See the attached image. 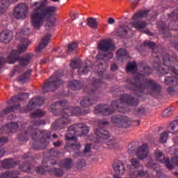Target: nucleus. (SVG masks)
I'll use <instances>...</instances> for the list:
<instances>
[{
  "instance_id": "nucleus-49",
  "label": "nucleus",
  "mask_w": 178,
  "mask_h": 178,
  "mask_svg": "<svg viewBox=\"0 0 178 178\" xmlns=\"http://www.w3.org/2000/svg\"><path fill=\"white\" fill-rule=\"evenodd\" d=\"M131 165H132V167L137 168L140 167V161L137 159H132Z\"/></svg>"
},
{
  "instance_id": "nucleus-44",
  "label": "nucleus",
  "mask_w": 178,
  "mask_h": 178,
  "mask_svg": "<svg viewBox=\"0 0 178 178\" xmlns=\"http://www.w3.org/2000/svg\"><path fill=\"white\" fill-rule=\"evenodd\" d=\"M48 152L50 154V158H57L58 156V152L56 151L54 148L49 149Z\"/></svg>"
},
{
  "instance_id": "nucleus-57",
  "label": "nucleus",
  "mask_w": 178,
  "mask_h": 178,
  "mask_svg": "<svg viewBox=\"0 0 178 178\" xmlns=\"http://www.w3.org/2000/svg\"><path fill=\"white\" fill-rule=\"evenodd\" d=\"M5 153H6L5 149H3V147H0V158H2L5 154Z\"/></svg>"
},
{
  "instance_id": "nucleus-59",
  "label": "nucleus",
  "mask_w": 178,
  "mask_h": 178,
  "mask_svg": "<svg viewBox=\"0 0 178 178\" xmlns=\"http://www.w3.org/2000/svg\"><path fill=\"white\" fill-rule=\"evenodd\" d=\"M145 113V108L143 107H140L138 108V113L139 115L143 114Z\"/></svg>"
},
{
  "instance_id": "nucleus-12",
  "label": "nucleus",
  "mask_w": 178,
  "mask_h": 178,
  "mask_svg": "<svg viewBox=\"0 0 178 178\" xmlns=\"http://www.w3.org/2000/svg\"><path fill=\"white\" fill-rule=\"evenodd\" d=\"M89 133V127L85 124L70 126L65 135L66 140H77V137L86 136Z\"/></svg>"
},
{
  "instance_id": "nucleus-37",
  "label": "nucleus",
  "mask_w": 178,
  "mask_h": 178,
  "mask_svg": "<svg viewBox=\"0 0 178 178\" xmlns=\"http://www.w3.org/2000/svg\"><path fill=\"white\" fill-rule=\"evenodd\" d=\"M60 167H63L64 169H71L72 165V159H65L63 161H61L60 163Z\"/></svg>"
},
{
  "instance_id": "nucleus-54",
  "label": "nucleus",
  "mask_w": 178,
  "mask_h": 178,
  "mask_svg": "<svg viewBox=\"0 0 178 178\" xmlns=\"http://www.w3.org/2000/svg\"><path fill=\"white\" fill-rule=\"evenodd\" d=\"M55 147H59L60 146H62V143L60 140H57L56 142H54L52 143Z\"/></svg>"
},
{
  "instance_id": "nucleus-21",
  "label": "nucleus",
  "mask_w": 178,
  "mask_h": 178,
  "mask_svg": "<svg viewBox=\"0 0 178 178\" xmlns=\"http://www.w3.org/2000/svg\"><path fill=\"white\" fill-rule=\"evenodd\" d=\"M147 155H149V147L147 144L145 143L138 147L136 156L138 159L143 160L145 158H147Z\"/></svg>"
},
{
  "instance_id": "nucleus-22",
  "label": "nucleus",
  "mask_w": 178,
  "mask_h": 178,
  "mask_svg": "<svg viewBox=\"0 0 178 178\" xmlns=\"http://www.w3.org/2000/svg\"><path fill=\"white\" fill-rule=\"evenodd\" d=\"M97 49L102 52L110 51L113 49V43L109 40H102L97 44Z\"/></svg>"
},
{
  "instance_id": "nucleus-20",
  "label": "nucleus",
  "mask_w": 178,
  "mask_h": 178,
  "mask_svg": "<svg viewBox=\"0 0 178 178\" xmlns=\"http://www.w3.org/2000/svg\"><path fill=\"white\" fill-rule=\"evenodd\" d=\"M2 129L3 130V132H1V129H0V134L1 133H4L7 134H15L17 132L18 129V124L17 122H11L9 124H6L2 127Z\"/></svg>"
},
{
  "instance_id": "nucleus-28",
  "label": "nucleus",
  "mask_w": 178,
  "mask_h": 178,
  "mask_svg": "<svg viewBox=\"0 0 178 178\" xmlns=\"http://www.w3.org/2000/svg\"><path fill=\"white\" fill-rule=\"evenodd\" d=\"M32 70H28L26 72L22 74L20 76L18 77L17 81L21 84H24L26 81H29L30 76H31Z\"/></svg>"
},
{
  "instance_id": "nucleus-1",
  "label": "nucleus",
  "mask_w": 178,
  "mask_h": 178,
  "mask_svg": "<svg viewBox=\"0 0 178 178\" xmlns=\"http://www.w3.org/2000/svg\"><path fill=\"white\" fill-rule=\"evenodd\" d=\"M143 45L150 48L152 56L156 58L154 60V69L159 70L162 74H171V76L165 77V84L166 86H172L176 83L177 79H178V70L176 68V66L178 65V56L175 54L172 56L166 54L163 56V65H161V47L156 46L155 42L150 40H145Z\"/></svg>"
},
{
  "instance_id": "nucleus-51",
  "label": "nucleus",
  "mask_w": 178,
  "mask_h": 178,
  "mask_svg": "<svg viewBox=\"0 0 178 178\" xmlns=\"http://www.w3.org/2000/svg\"><path fill=\"white\" fill-rule=\"evenodd\" d=\"M70 147L75 148L76 149H79L81 148V145L78 142H75L74 143L70 145Z\"/></svg>"
},
{
  "instance_id": "nucleus-60",
  "label": "nucleus",
  "mask_w": 178,
  "mask_h": 178,
  "mask_svg": "<svg viewBox=\"0 0 178 178\" xmlns=\"http://www.w3.org/2000/svg\"><path fill=\"white\" fill-rule=\"evenodd\" d=\"M78 17H79V14L78 13H72V20H74V19H77Z\"/></svg>"
},
{
  "instance_id": "nucleus-3",
  "label": "nucleus",
  "mask_w": 178,
  "mask_h": 178,
  "mask_svg": "<svg viewBox=\"0 0 178 178\" xmlns=\"http://www.w3.org/2000/svg\"><path fill=\"white\" fill-rule=\"evenodd\" d=\"M44 120H35L32 122V126L28 128L24 133H21L18 136L19 141H26L29 139L30 136L32 139L35 141L33 143V149L35 150H42L49 144L51 137V133L48 131H38V128L40 125H44Z\"/></svg>"
},
{
  "instance_id": "nucleus-18",
  "label": "nucleus",
  "mask_w": 178,
  "mask_h": 178,
  "mask_svg": "<svg viewBox=\"0 0 178 178\" xmlns=\"http://www.w3.org/2000/svg\"><path fill=\"white\" fill-rule=\"evenodd\" d=\"M154 157L157 161L161 163H165L166 168H168V169L170 170L174 169V166L170 163V159H165L163 153L161 150L156 149V152H154Z\"/></svg>"
},
{
  "instance_id": "nucleus-41",
  "label": "nucleus",
  "mask_w": 178,
  "mask_h": 178,
  "mask_svg": "<svg viewBox=\"0 0 178 178\" xmlns=\"http://www.w3.org/2000/svg\"><path fill=\"white\" fill-rule=\"evenodd\" d=\"M31 116L33 118H40L44 116V112H42V110H36L31 114Z\"/></svg>"
},
{
  "instance_id": "nucleus-31",
  "label": "nucleus",
  "mask_w": 178,
  "mask_h": 178,
  "mask_svg": "<svg viewBox=\"0 0 178 178\" xmlns=\"http://www.w3.org/2000/svg\"><path fill=\"white\" fill-rule=\"evenodd\" d=\"M86 24L89 28L96 30L97 29H98L99 22L97 21V19L95 17H90L87 18Z\"/></svg>"
},
{
  "instance_id": "nucleus-52",
  "label": "nucleus",
  "mask_w": 178,
  "mask_h": 178,
  "mask_svg": "<svg viewBox=\"0 0 178 178\" xmlns=\"http://www.w3.org/2000/svg\"><path fill=\"white\" fill-rule=\"evenodd\" d=\"M168 92L171 95H173L176 93V90L174 89L173 87H169L168 88Z\"/></svg>"
},
{
  "instance_id": "nucleus-56",
  "label": "nucleus",
  "mask_w": 178,
  "mask_h": 178,
  "mask_svg": "<svg viewBox=\"0 0 178 178\" xmlns=\"http://www.w3.org/2000/svg\"><path fill=\"white\" fill-rule=\"evenodd\" d=\"M86 161L82 160V161H79V166L82 168V167H86Z\"/></svg>"
},
{
  "instance_id": "nucleus-15",
  "label": "nucleus",
  "mask_w": 178,
  "mask_h": 178,
  "mask_svg": "<svg viewBox=\"0 0 178 178\" xmlns=\"http://www.w3.org/2000/svg\"><path fill=\"white\" fill-rule=\"evenodd\" d=\"M28 13L29 7H27L25 3H21L15 8L14 13H13V17L18 20L24 19H26Z\"/></svg>"
},
{
  "instance_id": "nucleus-53",
  "label": "nucleus",
  "mask_w": 178,
  "mask_h": 178,
  "mask_svg": "<svg viewBox=\"0 0 178 178\" xmlns=\"http://www.w3.org/2000/svg\"><path fill=\"white\" fill-rule=\"evenodd\" d=\"M172 163L178 166V157H172L171 159Z\"/></svg>"
},
{
  "instance_id": "nucleus-58",
  "label": "nucleus",
  "mask_w": 178,
  "mask_h": 178,
  "mask_svg": "<svg viewBox=\"0 0 178 178\" xmlns=\"http://www.w3.org/2000/svg\"><path fill=\"white\" fill-rule=\"evenodd\" d=\"M115 21L113 17H109L108 18V24H115Z\"/></svg>"
},
{
  "instance_id": "nucleus-23",
  "label": "nucleus",
  "mask_w": 178,
  "mask_h": 178,
  "mask_svg": "<svg viewBox=\"0 0 178 178\" xmlns=\"http://www.w3.org/2000/svg\"><path fill=\"white\" fill-rule=\"evenodd\" d=\"M113 169L117 175H122L125 172V166L122 161H115L113 163Z\"/></svg>"
},
{
  "instance_id": "nucleus-16",
  "label": "nucleus",
  "mask_w": 178,
  "mask_h": 178,
  "mask_svg": "<svg viewBox=\"0 0 178 178\" xmlns=\"http://www.w3.org/2000/svg\"><path fill=\"white\" fill-rule=\"evenodd\" d=\"M111 122L118 127L127 128L129 126V120L124 115H114L111 117Z\"/></svg>"
},
{
  "instance_id": "nucleus-43",
  "label": "nucleus",
  "mask_w": 178,
  "mask_h": 178,
  "mask_svg": "<svg viewBox=\"0 0 178 178\" xmlns=\"http://www.w3.org/2000/svg\"><path fill=\"white\" fill-rule=\"evenodd\" d=\"M44 166H40V167H37V170H36V172L37 174H40V175H44L45 173H47V167L44 168Z\"/></svg>"
},
{
  "instance_id": "nucleus-24",
  "label": "nucleus",
  "mask_w": 178,
  "mask_h": 178,
  "mask_svg": "<svg viewBox=\"0 0 178 178\" xmlns=\"http://www.w3.org/2000/svg\"><path fill=\"white\" fill-rule=\"evenodd\" d=\"M13 39V33L11 31L4 30L0 33V40L8 43Z\"/></svg>"
},
{
  "instance_id": "nucleus-38",
  "label": "nucleus",
  "mask_w": 178,
  "mask_h": 178,
  "mask_svg": "<svg viewBox=\"0 0 178 178\" xmlns=\"http://www.w3.org/2000/svg\"><path fill=\"white\" fill-rule=\"evenodd\" d=\"M138 70V64L133 61L132 63H129L127 65V71L131 73H135Z\"/></svg>"
},
{
  "instance_id": "nucleus-47",
  "label": "nucleus",
  "mask_w": 178,
  "mask_h": 178,
  "mask_svg": "<svg viewBox=\"0 0 178 178\" xmlns=\"http://www.w3.org/2000/svg\"><path fill=\"white\" fill-rule=\"evenodd\" d=\"M168 137V134L167 132H163L160 135V141H161L162 143H165L167 141Z\"/></svg>"
},
{
  "instance_id": "nucleus-32",
  "label": "nucleus",
  "mask_w": 178,
  "mask_h": 178,
  "mask_svg": "<svg viewBox=\"0 0 178 178\" xmlns=\"http://www.w3.org/2000/svg\"><path fill=\"white\" fill-rule=\"evenodd\" d=\"M42 163L43 167L47 168L49 165H57L58 161H57L56 157H50V159H44L42 160Z\"/></svg>"
},
{
  "instance_id": "nucleus-25",
  "label": "nucleus",
  "mask_w": 178,
  "mask_h": 178,
  "mask_svg": "<svg viewBox=\"0 0 178 178\" xmlns=\"http://www.w3.org/2000/svg\"><path fill=\"white\" fill-rule=\"evenodd\" d=\"M29 98V93H19L17 95L13 97L10 100L7 101L8 105H11L15 102H22Z\"/></svg>"
},
{
  "instance_id": "nucleus-10",
  "label": "nucleus",
  "mask_w": 178,
  "mask_h": 178,
  "mask_svg": "<svg viewBox=\"0 0 178 178\" xmlns=\"http://www.w3.org/2000/svg\"><path fill=\"white\" fill-rule=\"evenodd\" d=\"M168 21H172L169 24L162 22L159 24V32L165 38L168 37V33L170 31H178V8L175 9L171 13V14L168 15Z\"/></svg>"
},
{
  "instance_id": "nucleus-64",
  "label": "nucleus",
  "mask_w": 178,
  "mask_h": 178,
  "mask_svg": "<svg viewBox=\"0 0 178 178\" xmlns=\"http://www.w3.org/2000/svg\"><path fill=\"white\" fill-rule=\"evenodd\" d=\"M47 62H48V58H43L42 60V64L47 63Z\"/></svg>"
},
{
  "instance_id": "nucleus-2",
  "label": "nucleus",
  "mask_w": 178,
  "mask_h": 178,
  "mask_svg": "<svg viewBox=\"0 0 178 178\" xmlns=\"http://www.w3.org/2000/svg\"><path fill=\"white\" fill-rule=\"evenodd\" d=\"M151 70L149 65H145L143 70L138 74L134 76V80L131 79H126L125 88L133 91V94L138 96L139 98L143 97L147 93H149L152 97H155L157 94L161 92V86L156 83L153 79H141L142 76H149Z\"/></svg>"
},
{
  "instance_id": "nucleus-55",
  "label": "nucleus",
  "mask_w": 178,
  "mask_h": 178,
  "mask_svg": "<svg viewBox=\"0 0 178 178\" xmlns=\"http://www.w3.org/2000/svg\"><path fill=\"white\" fill-rule=\"evenodd\" d=\"M90 151V145H86V146H85V149H84V153H89Z\"/></svg>"
},
{
  "instance_id": "nucleus-29",
  "label": "nucleus",
  "mask_w": 178,
  "mask_h": 178,
  "mask_svg": "<svg viewBox=\"0 0 178 178\" xmlns=\"http://www.w3.org/2000/svg\"><path fill=\"white\" fill-rule=\"evenodd\" d=\"M115 54H117V59L121 62H123L125 58H129L128 51H127V50L123 48L118 49Z\"/></svg>"
},
{
  "instance_id": "nucleus-30",
  "label": "nucleus",
  "mask_w": 178,
  "mask_h": 178,
  "mask_svg": "<svg viewBox=\"0 0 178 178\" xmlns=\"http://www.w3.org/2000/svg\"><path fill=\"white\" fill-rule=\"evenodd\" d=\"M17 165V162L14 161L13 159H7L2 162V167L4 169H10Z\"/></svg>"
},
{
  "instance_id": "nucleus-19",
  "label": "nucleus",
  "mask_w": 178,
  "mask_h": 178,
  "mask_svg": "<svg viewBox=\"0 0 178 178\" xmlns=\"http://www.w3.org/2000/svg\"><path fill=\"white\" fill-rule=\"evenodd\" d=\"M44 102L45 99L42 97H37L35 98H33L32 100H30L29 103H28V111H32L36 106H41L42 105H44Z\"/></svg>"
},
{
  "instance_id": "nucleus-4",
  "label": "nucleus",
  "mask_w": 178,
  "mask_h": 178,
  "mask_svg": "<svg viewBox=\"0 0 178 178\" xmlns=\"http://www.w3.org/2000/svg\"><path fill=\"white\" fill-rule=\"evenodd\" d=\"M51 111L54 115H61L54 124L56 130H60L71 123V116L81 115V109L79 106L72 107L68 105L67 100H60L53 103Z\"/></svg>"
},
{
  "instance_id": "nucleus-62",
  "label": "nucleus",
  "mask_w": 178,
  "mask_h": 178,
  "mask_svg": "<svg viewBox=\"0 0 178 178\" xmlns=\"http://www.w3.org/2000/svg\"><path fill=\"white\" fill-rule=\"evenodd\" d=\"M3 62H5V58L0 57V67L3 65Z\"/></svg>"
},
{
  "instance_id": "nucleus-34",
  "label": "nucleus",
  "mask_w": 178,
  "mask_h": 178,
  "mask_svg": "<svg viewBox=\"0 0 178 178\" xmlns=\"http://www.w3.org/2000/svg\"><path fill=\"white\" fill-rule=\"evenodd\" d=\"M0 15H3L6 13L12 2L8 0H0Z\"/></svg>"
},
{
  "instance_id": "nucleus-46",
  "label": "nucleus",
  "mask_w": 178,
  "mask_h": 178,
  "mask_svg": "<svg viewBox=\"0 0 178 178\" xmlns=\"http://www.w3.org/2000/svg\"><path fill=\"white\" fill-rule=\"evenodd\" d=\"M0 178H13V172L11 171L3 172L1 175Z\"/></svg>"
},
{
  "instance_id": "nucleus-5",
  "label": "nucleus",
  "mask_w": 178,
  "mask_h": 178,
  "mask_svg": "<svg viewBox=\"0 0 178 178\" xmlns=\"http://www.w3.org/2000/svg\"><path fill=\"white\" fill-rule=\"evenodd\" d=\"M124 104L130 106H137L140 102L137 98L133 97L131 95L123 94L120 96V99L113 100L111 102V106L106 104H100L95 106L94 111L95 114L101 116H109L113 115L114 110L121 113H128V108L125 107Z\"/></svg>"
},
{
  "instance_id": "nucleus-17",
  "label": "nucleus",
  "mask_w": 178,
  "mask_h": 178,
  "mask_svg": "<svg viewBox=\"0 0 178 178\" xmlns=\"http://www.w3.org/2000/svg\"><path fill=\"white\" fill-rule=\"evenodd\" d=\"M22 159L26 160L20 165V168L22 171L27 173H32L33 171V165L31 163L33 161V158L32 156H29L28 154H25L22 156Z\"/></svg>"
},
{
  "instance_id": "nucleus-13",
  "label": "nucleus",
  "mask_w": 178,
  "mask_h": 178,
  "mask_svg": "<svg viewBox=\"0 0 178 178\" xmlns=\"http://www.w3.org/2000/svg\"><path fill=\"white\" fill-rule=\"evenodd\" d=\"M149 12V10H145L136 13L132 17V27L140 32H143L144 29L147 28V23L146 21H143L140 19H143L144 17H147Z\"/></svg>"
},
{
  "instance_id": "nucleus-36",
  "label": "nucleus",
  "mask_w": 178,
  "mask_h": 178,
  "mask_svg": "<svg viewBox=\"0 0 178 178\" xmlns=\"http://www.w3.org/2000/svg\"><path fill=\"white\" fill-rule=\"evenodd\" d=\"M168 129L171 130L172 134H177L178 132V116L175 121L169 124Z\"/></svg>"
},
{
  "instance_id": "nucleus-40",
  "label": "nucleus",
  "mask_w": 178,
  "mask_h": 178,
  "mask_svg": "<svg viewBox=\"0 0 178 178\" xmlns=\"http://www.w3.org/2000/svg\"><path fill=\"white\" fill-rule=\"evenodd\" d=\"M117 34L118 36L127 35L128 34V31L127 30L126 26H120L117 30Z\"/></svg>"
},
{
  "instance_id": "nucleus-35",
  "label": "nucleus",
  "mask_w": 178,
  "mask_h": 178,
  "mask_svg": "<svg viewBox=\"0 0 178 178\" xmlns=\"http://www.w3.org/2000/svg\"><path fill=\"white\" fill-rule=\"evenodd\" d=\"M48 172L57 177H60L63 175V170L58 168H51L48 170Z\"/></svg>"
},
{
  "instance_id": "nucleus-50",
  "label": "nucleus",
  "mask_w": 178,
  "mask_h": 178,
  "mask_svg": "<svg viewBox=\"0 0 178 178\" xmlns=\"http://www.w3.org/2000/svg\"><path fill=\"white\" fill-rule=\"evenodd\" d=\"M8 141V137H0V145L3 146Z\"/></svg>"
},
{
  "instance_id": "nucleus-45",
  "label": "nucleus",
  "mask_w": 178,
  "mask_h": 178,
  "mask_svg": "<svg viewBox=\"0 0 178 178\" xmlns=\"http://www.w3.org/2000/svg\"><path fill=\"white\" fill-rule=\"evenodd\" d=\"M173 114V111L171 110V108H168L165 111H163V112L162 113V115L163 118H167L170 116H171V115Z\"/></svg>"
},
{
  "instance_id": "nucleus-42",
  "label": "nucleus",
  "mask_w": 178,
  "mask_h": 178,
  "mask_svg": "<svg viewBox=\"0 0 178 178\" xmlns=\"http://www.w3.org/2000/svg\"><path fill=\"white\" fill-rule=\"evenodd\" d=\"M78 47V44L77 42H72L68 44L67 46V51L69 52H72L74 51V50H76L77 49Z\"/></svg>"
},
{
  "instance_id": "nucleus-27",
  "label": "nucleus",
  "mask_w": 178,
  "mask_h": 178,
  "mask_svg": "<svg viewBox=\"0 0 178 178\" xmlns=\"http://www.w3.org/2000/svg\"><path fill=\"white\" fill-rule=\"evenodd\" d=\"M68 85L70 88L73 91H79L83 88V83L77 80L70 81Z\"/></svg>"
},
{
  "instance_id": "nucleus-8",
  "label": "nucleus",
  "mask_w": 178,
  "mask_h": 178,
  "mask_svg": "<svg viewBox=\"0 0 178 178\" xmlns=\"http://www.w3.org/2000/svg\"><path fill=\"white\" fill-rule=\"evenodd\" d=\"M110 122L108 121H99V126L94 129V134L90 135L88 140L93 141L95 143H102L103 147L113 149L116 146L115 142L110 139L111 136L108 131L104 127L108 125Z\"/></svg>"
},
{
  "instance_id": "nucleus-6",
  "label": "nucleus",
  "mask_w": 178,
  "mask_h": 178,
  "mask_svg": "<svg viewBox=\"0 0 178 178\" xmlns=\"http://www.w3.org/2000/svg\"><path fill=\"white\" fill-rule=\"evenodd\" d=\"M46 6L47 3L44 1L40 2V4L33 10L32 15H31V22L35 30H39L45 20L51 19L56 15L57 8L54 6L45 7Z\"/></svg>"
},
{
  "instance_id": "nucleus-14",
  "label": "nucleus",
  "mask_w": 178,
  "mask_h": 178,
  "mask_svg": "<svg viewBox=\"0 0 178 178\" xmlns=\"http://www.w3.org/2000/svg\"><path fill=\"white\" fill-rule=\"evenodd\" d=\"M70 67L73 70L78 69V73L81 75L87 74L90 72H101V70H98V69H99V65H93L90 67L89 65H87L86 63L81 65L79 61L75 60L70 62Z\"/></svg>"
},
{
  "instance_id": "nucleus-9",
  "label": "nucleus",
  "mask_w": 178,
  "mask_h": 178,
  "mask_svg": "<svg viewBox=\"0 0 178 178\" xmlns=\"http://www.w3.org/2000/svg\"><path fill=\"white\" fill-rule=\"evenodd\" d=\"M91 83L90 86H87L83 89L84 92H86L90 96L85 97L81 99L79 104L84 108H88L95 105L99 100L100 91L99 90V85L101 84L100 79H96L95 77H90Z\"/></svg>"
},
{
  "instance_id": "nucleus-33",
  "label": "nucleus",
  "mask_w": 178,
  "mask_h": 178,
  "mask_svg": "<svg viewBox=\"0 0 178 178\" xmlns=\"http://www.w3.org/2000/svg\"><path fill=\"white\" fill-rule=\"evenodd\" d=\"M20 105L19 104H15L10 106L8 107H6V109H4L1 113V116H5L8 113H10L11 112H14L17 111L18 108H19Z\"/></svg>"
},
{
  "instance_id": "nucleus-26",
  "label": "nucleus",
  "mask_w": 178,
  "mask_h": 178,
  "mask_svg": "<svg viewBox=\"0 0 178 178\" xmlns=\"http://www.w3.org/2000/svg\"><path fill=\"white\" fill-rule=\"evenodd\" d=\"M51 37L52 35L51 33L46 35L45 37L42 39V42L39 44L38 47H36L35 51H41L42 49L47 47Z\"/></svg>"
},
{
  "instance_id": "nucleus-61",
  "label": "nucleus",
  "mask_w": 178,
  "mask_h": 178,
  "mask_svg": "<svg viewBox=\"0 0 178 178\" xmlns=\"http://www.w3.org/2000/svg\"><path fill=\"white\" fill-rule=\"evenodd\" d=\"M111 70V71H115L118 70V65H116V63L112 64Z\"/></svg>"
},
{
  "instance_id": "nucleus-63",
  "label": "nucleus",
  "mask_w": 178,
  "mask_h": 178,
  "mask_svg": "<svg viewBox=\"0 0 178 178\" xmlns=\"http://www.w3.org/2000/svg\"><path fill=\"white\" fill-rule=\"evenodd\" d=\"M173 140H174L175 145L177 146L178 145V136L177 138H174Z\"/></svg>"
},
{
  "instance_id": "nucleus-39",
  "label": "nucleus",
  "mask_w": 178,
  "mask_h": 178,
  "mask_svg": "<svg viewBox=\"0 0 178 178\" xmlns=\"http://www.w3.org/2000/svg\"><path fill=\"white\" fill-rule=\"evenodd\" d=\"M130 175H131L132 177H145L147 175V172L145 171L144 170H135V171H131V172H130Z\"/></svg>"
},
{
  "instance_id": "nucleus-11",
  "label": "nucleus",
  "mask_w": 178,
  "mask_h": 178,
  "mask_svg": "<svg viewBox=\"0 0 178 178\" xmlns=\"http://www.w3.org/2000/svg\"><path fill=\"white\" fill-rule=\"evenodd\" d=\"M63 75L62 70H57L54 72L47 81L44 82L42 89L43 93L56 91L60 86L63 84V81L60 79Z\"/></svg>"
},
{
  "instance_id": "nucleus-7",
  "label": "nucleus",
  "mask_w": 178,
  "mask_h": 178,
  "mask_svg": "<svg viewBox=\"0 0 178 178\" xmlns=\"http://www.w3.org/2000/svg\"><path fill=\"white\" fill-rule=\"evenodd\" d=\"M29 40L25 38H21L20 43H19L17 46V50H12L11 53H10L8 56L6 58L7 63L14 64L18 61L22 67L29 65L33 57V55L31 53L25 54L24 56L20 58V54L26 51L29 48Z\"/></svg>"
},
{
  "instance_id": "nucleus-48",
  "label": "nucleus",
  "mask_w": 178,
  "mask_h": 178,
  "mask_svg": "<svg viewBox=\"0 0 178 178\" xmlns=\"http://www.w3.org/2000/svg\"><path fill=\"white\" fill-rule=\"evenodd\" d=\"M109 56H111V54H104L103 52H100L99 55H97V58L102 59V60H106L107 58H108Z\"/></svg>"
}]
</instances>
